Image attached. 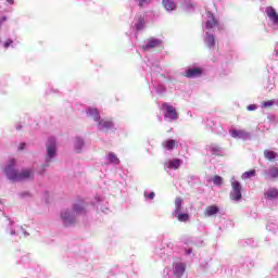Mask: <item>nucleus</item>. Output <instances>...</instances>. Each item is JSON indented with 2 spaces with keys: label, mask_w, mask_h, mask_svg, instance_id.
<instances>
[{
  "label": "nucleus",
  "mask_w": 278,
  "mask_h": 278,
  "mask_svg": "<svg viewBox=\"0 0 278 278\" xmlns=\"http://www.w3.org/2000/svg\"><path fill=\"white\" fill-rule=\"evenodd\" d=\"M16 166V160L11 159L8 162L7 167L4 168V174L10 179V181H25V179H34V170L31 169H23L22 172H17L14 169Z\"/></svg>",
  "instance_id": "nucleus-1"
},
{
  "label": "nucleus",
  "mask_w": 278,
  "mask_h": 278,
  "mask_svg": "<svg viewBox=\"0 0 278 278\" xmlns=\"http://www.w3.org/2000/svg\"><path fill=\"white\" fill-rule=\"evenodd\" d=\"M220 29V23L214 16V13L207 11L202 20V29L203 31H214L215 29Z\"/></svg>",
  "instance_id": "nucleus-2"
},
{
  "label": "nucleus",
  "mask_w": 278,
  "mask_h": 278,
  "mask_svg": "<svg viewBox=\"0 0 278 278\" xmlns=\"http://www.w3.org/2000/svg\"><path fill=\"white\" fill-rule=\"evenodd\" d=\"M230 184H231V190L229 193L230 200H232L235 203H240V201H242V184L236 180L235 177L231 178Z\"/></svg>",
  "instance_id": "nucleus-3"
},
{
  "label": "nucleus",
  "mask_w": 278,
  "mask_h": 278,
  "mask_svg": "<svg viewBox=\"0 0 278 278\" xmlns=\"http://www.w3.org/2000/svg\"><path fill=\"white\" fill-rule=\"evenodd\" d=\"M265 14L268 18V26L274 31H278V13L277 10L273 7L265 8Z\"/></svg>",
  "instance_id": "nucleus-4"
},
{
  "label": "nucleus",
  "mask_w": 278,
  "mask_h": 278,
  "mask_svg": "<svg viewBox=\"0 0 278 278\" xmlns=\"http://www.w3.org/2000/svg\"><path fill=\"white\" fill-rule=\"evenodd\" d=\"M61 219L65 227H71V225H75V223H77V215L71 210H63L61 212Z\"/></svg>",
  "instance_id": "nucleus-5"
},
{
  "label": "nucleus",
  "mask_w": 278,
  "mask_h": 278,
  "mask_svg": "<svg viewBox=\"0 0 278 278\" xmlns=\"http://www.w3.org/2000/svg\"><path fill=\"white\" fill-rule=\"evenodd\" d=\"M229 134H230L231 138H237L239 140H250L251 139V134L248 132L247 130L230 129Z\"/></svg>",
  "instance_id": "nucleus-6"
},
{
  "label": "nucleus",
  "mask_w": 278,
  "mask_h": 278,
  "mask_svg": "<svg viewBox=\"0 0 278 278\" xmlns=\"http://www.w3.org/2000/svg\"><path fill=\"white\" fill-rule=\"evenodd\" d=\"M203 40L207 49H214V47H216V36L214 33L204 31Z\"/></svg>",
  "instance_id": "nucleus-7"
},
{
  "label": "nucleus",
  "mask_w": 278,
  "mask_h": 278,
  "mask_svg": "<svg viewBox=\"0 0 278 278\" xmlns=\"http://www.w3.org/2000/svg\"><path fill=\"white\" fill-rule=\"evenodd\" d=\"M203 75V70L201 67H189L185 72V76L189 79H197Z\"/></svg>",
  "instance_id": "nucleus-8"
},
{
  "label": "nucleus",
  "mask_w": 278,
  "mask_h": 278,
  "mask_svg": "<svg viewBox=\"0 0 278 278\" xmlns=\"http://www.w3.org/2000/svg\"><path fill=\"white\" fill-rule=\"evenodd\" d=\"M162 41L154 37H151L147 40L146 45L141 46L143 51H149V49H155L156 47L161 46Z\"/></svg>",
  "instance_id": "nucleus-9"
},
{
  "label": "nucleus",
  "mask_w": 278,
  "mask_h": 278,
  "mask_svg": "<svg viewBox=\"0 0 278 278\" xmlns=\"http://www.w3.org/2000/svg\"><path fill=\"white\" fill-rule=\"evenodd\" d=\"M85 210H86V206L84 205V202L81 200L76 201L72 207V211L76 216L84 214Z\"/></svg>",
  "instance_id": "nucleus-10"
},
{
  "label": "nucleus",
  "mask_w": 278,
  "mask_h": 278,
  "mask_svg": "<svg viewBox=\"0 0 278 278\" xmlns=\"http://www.w3.org/2000/svg\"><path fill=\"white\" fill-rule=\"evenodd\" d=\"M163 110L165 112V118H169V121H175V108L168 105L167 103H164Z\"/></svg>",
  "instance_id": "nucleus-11"
},
{
  "label": "nucleus",
  "mask_w": 278,
  "mask_h": 278,
  "mask_svg": "<svg viewBox=\"0 0 278 278\" xmlns=\"http://www.w3.org/2000/svg\"><path fill=\"white\" fill-rule=\"evenodd\" d=\"M186 275V264L185 263H176L175 265V278H181Z\"/></svg>",
  "instance_id": "nucleus-12"
},
{
  "label": "nucleus",
  "mask_w": 278,
  "mask_h": 278,
  "mask_svg": "<svg viewBox=\"0 0 278 278\" xmlns=\"http://www.w3.org/2000/svg\"><path fill=\"white\" fill-rule=\"evenodd\" d=\"M48 157H55L56 148H55V139H49V144L47 147Z\"/></svg>",
  "instance_id": "nucleus-13"
},
{
  "label": "nucleus",
  "mask_w": 278,
  "mask_h": 278,
  "mask_svg": "<svg viewBox=\"0 0 278 278\" xmlns=\"http://www.w3.org/2000/svg\"><path fill=\"white\" fill-rule=\"evenodd\" d=\"M278 198V189L277 188H268L265 191V199H267V201H275V199Z\"/></svg>",
  "instance_id": "nucleus-14"
},
{
  "label": "nucleus",
  "mask_w": 278,
  "mask_h": 278,
  "mask_svg": "<svg viewBox=\"0 0 278 278\" xmlns=\"http://www.w3.org/2000/svg\"><path fill=\"white\" fill-rule=\"evenodd\" d=\"M218 212H220V208H218V206L211 205L205 208L204 215L207 217L216 216V214H218Z\"/></svg>",
  "instance_id": "nucleus-15"
},
{
  "label": "nucleus",
  "mask_w": 278,
  "mask_h": 278,
  "mask_svg": "<svg viewBox=\"0 0 278 278\" xmlns=\"http://www.w3.org/2000/svg\"><path fill=\"white\" fill-rule=\"evenodd\" d=\"M99 126L102 129H112L114 127V123L112 122V119H101L99 121Z\"/></svg>",
  "instance_id": "nucleus-16"
},
{
  "label": "nucleus",
  "mask_w": 278,
  "mask_h": 278,
  "mask_svg": "<svg viewBox=\"0 0 278 278\" xmlns=\"http://www.w3.org/2000/svg\"><path fill=\"white\" fill-rule=\"evenodd\" d=\"M208 151H211V153H213V155H223V148H220L216 143L208 146Z\"/></svg>",
  "instance_id": "nucleus-17"
},
{
  "label": "nucleus",
  "mask_w": 278,
  "mask_h": 278,
  "mask_svg": "<svg viewBox=\"0 0 278 278\" xmlns=\"http://www.w3.org/2000/svg\"><path fill=\"white\" fill-rule=\"evenodd\" d=\"M88 114L96 123H99L101 121V115L99 114V110L97 109H89Z\"/></svg>",
  "instance_id": "nucleus-18"
},
{
  "label": "nucleus",
  "mask_w": 278,
  "mask_h": 278,
  "mask_svg": "<svg viewBox=\"0 0 278 278\" xmlns=\"http://www.w3.org/2000/svg\"><path fill=\"white\" fill-rule=\"evenodd\" d=\"M265 175H267V177L270 179H276V177H278V167H270L265 172Z\"/></svg>",
  "instance_id": "nucleus-19"
},
{
  "label": "nucleus",
  "mask_w": 278,
  "mask_h": 278,
  "mask_svg": "<svg viewBox=\"0 0 278 278\" xmlns=\"http://www.w3.org/2000/svg\"><path fill=\"white\" fill-rule=\"evenodd\" d=\"M162 3L167 12H173V10H175V2L170 0H163Z\"/></svg>",
  "instance_id": "nucleus-20"
},
{
  "label": "nucleus",
  "mask_w": 278,
  "mask_h": 278,
  "mask_svg": "<svg viewBox=\"0 0 278 278\" xmlns=\"http://www.w3.org/2000/svg\"><path fill=\"white\" fill-rule=\"evenodd\" d=\"M177 218H178L179 223H188L190 220V214L178 213Z\"/></svg>",
  "instance_id": "nucleus-21"
},
{
  "label": "nucleus",
  "mask_w": 278,
  "mask_h": 278,
  "mask_svg": "<svg viewBox=\"0 0 278 278\" xmlns=\"http://www.w3.org/2000/svg\"><path fill=\"white\" fill-rule=\"evenodd\" d=\"M108 160L109 162H111V164H121V160L118 159V156H116V154L112 152L108 154Z\"/></svg>",
  "instance_id": "nucleus-22"
},
{
  "label": "nucleus",
  "mask_w": 278,
  "mask_h": 278,
  "mask_svg": "<svg viewBox=\"0 0 278 278\" xmlns=\"http://www.w3.org/2000/svg\"><path fill=\"white\" fill-rule=\"evenodd\" d=\"M162 147H164V149H167V151H173V149L175 147V141L174 140H166L162 143Z\"/></svg>",
  "instance_id": "nucleus-23"
},
{
  "label": "nucleus",
  "mask_w": 278,
  "mask_h": 278,
  "mask_svg": "<svg viewBox=\"0 0 278 278\" xmlns=\"http://www.w3.org/2000/svg\"><path fill=\"white\" fill-rule=\"evenodd\" d=\"M264 155H265L266 160L273 161V160H275V157H277V152L265 150Z\"/></svg>",
  "instance_id": "nucleus-24"
},
{
  "label": "nucleus",
  "mask_w": 278,
  "mask_h": 278,
  "mask_svg": "<svg viewBox=\"0 0 278 278\" xmlns=\"http://www.w3.org/2000/svg\"><path fill=\"white\" fill-rule=\"evenodd\" d=\"M256 172L255 169H251L249 172H244L241 176V179H251V177H255Z\"/></svg>",
  "instance_id": "nucleus-25"
},
{
  "label": "nucleus",
  "mask_w": 278,
  "mask_h": 278,
  "mask_svg": "<svg viewBox=\"0 0 278 278\" xmlns=\"http://www.w3.org/2000/svg\"><path fill=\"white\" fill-rule=\"evenodd\" d=\"M182 8H185L187 12H192V10H194V4H192L191 1H187L182 4Z\"/></svg>",
  "instance_id": "nucleus-26"
},
{
  "label": "nucleus",
  "mask_w": 278,
  "mask_h": 278,
  "mask_svg": "<svg viewBox=\"0 0 278 278\" xmlns=\"http://www.w3.org/2000/svg\"><path fill=\"white\" fill-rule=\"evenodd\" d=\"M267 230L271 231L273 233H278V226H277V224H268L267 225Z\"/></svg>",
  "instance_id": "nucleus-27"
},
{
  "label": "nucleus",
  "mask_w": 278,
  "mask_h": 278,
  "mask_svg": "<svg viewBox=\"0 0 278 278\" xmlns=\"http://www.w3.org/2000/svg\"><path fill=\"white\" fill-rule=\"evenodd\" d=\"M275 105V101L269 100L261 103V108L266 109V108H273Z\"/></svg>",
  "instance_id": "nucleus-28"
},
{
  "label": "nucleus",
  "mask_w": 278,
  "mask_h": 278,
  "mask_svg": "<svg viewBox=\"0 0 278 278\" xmlns=\"http://www.w3.org/2000/svg\"><path fill=\"white\" fill-rule=\"evenodd\" d=\"M213 184H214L215 186H223V177H220V176H214V177H213Z\"/></svg>",
  "instance_id": "nucleus-29"
},
{
  "label": "nucleus",
  "mask_w": 278,
  "mask_h": 278,
  "mask_svg": "<svg viewBox=\"0 0 278 278\" xmlns=\"http://www.w3.org/2000/svg\"><path fill=\"white\" fill-rule=\"evenodd\" d=\"M75 147H76L77 151H81V147H84V140H81L80 138H77Z\"/></svg>",
  "instance_id": "nucleus-30"
},
{
  "label": "nucleus",
  "mask_w": 278,
  "mask_h": 278,
  "mask_svg": "<svg viewBox=\"0 0 278 278\" xmlns=\"http://www.w3.org/2000/svg\"><path fill=\"white\" fill-rule=\"evenodd\" d=\"M181 203H184V200L181 198L176 199V214L179 212V207L181 206Z\"/></svg>",
  "instance_id": "nucleus-31"
},
{
  "label": "nucleus",
  "mask_w": 278,
  "mask_h": 278,
  "mask_svg": "<svg viewBox=\"0 0 278 278\" xmlns=\"http://www.w3.org/2000/svg\"><path fill=\"white\" fill-rule=\"evenodd\" d=\"M151 3V0H139V8H144V4Z\"/></svg>",
  "instance_id": "nucleus-32"
},
{
  "label": "nucleus",
  "mask_w": 278,
  "mask_h": 278,
  "mask_svg": "<svg viewBox=\"0 0 278 278\" xmlns=\"http://www.w3.org/2000/svg\"><path fill=\"white\" fill-rule=\"evenodd\" d=\"M247 110L249 112H255V110H257V105L256 104H250V105H248Z\"/></svg>",
  "instance_id": "nucleus-33"
},
{
  "label": "nucleus",
  "mask_w": 278,
  "mask_h": 278,
  "mask_svg": "<svg viewBox=\"0 0 278 278\" xmlns=\"http://www.w3.org/2000/svg\"><path fill=\"white\" fill-rule=\"evenodd\" d=\"M144 197L147 199L153 200V199H155V192H150L149 194L144 193Z\"/></svg>",
  "instance_id": "nucleus-34"
},
{
  "label": "nucleus",
  "mask_w": 278,
  "mask_h": 278,
  "mask_svg": "<svg viewBox=\"0 0 278 278\" xmlns=\"http://www.w3.org/2000/svg\"><path fill=\"white\" fill-rule=\"evenodd\" d=\"M181 164H184V161L176 159L175 160V168H179V166H181Z\"/></svg>",
  "instance_id": "nucleus-35"
},
{
  "label": "nucleus",
  "mask_w": 278,
  "mask_h": 278,
  "mask_svg": "<svg viewBox=\"0 0 278 278\" xmlns=\"http://www.w3.org/2000/svg\"><path fill=\"white\" fill-rule=\"evenodd\" d=\"M12 39H8L5 42H4V49H8V47H12Z\"/></svg>",
  "instance_id": "nucleus-36"
},
{
  "label": "nucleus",
  "mask_w": 278,
  "mask_h": 278,
  "mask_svg": "<svg viewBox=\"0 0 278 278\" xmlns=\"http://www.w3.org/2000/svg\"><path fill=\"white\" fill-rule=\"evenodd\" d=\"M167 168H175V161H169Z\"/></svg>",
  "instance_id": "nucleus-37"
},
{
  "label": "nucleus",
  "mask_w": 278,
  "mask_h": 278,
  "mask_svg": "<svg viewBox=\"0 0 278 278\" xmlns=\"http://www.w3.org/2000/svg\"><path fill=\"white\" fill-rule=\"evenodd\" d=\"M247 243L250 244V247H255V241H253V239H248Z\"/></svg>",
  "instance_id": "nucleus-38"
},
{
  "label": "nucleus",
  "mask_w": 278,
  "mask_h": 278,
  "mask_svg": "<svg viewBox=\"0 0 278 278\" xmlns=\"http://www.w3.org/2000/svg\"><path fill=\"white\" fill-rule=\"evenodd\" d=\"M142 27H144V23L140 21L139 24L137 25V29H142Z\"/></svg>",
  "instance_id": "nucleus-39"
},
{
  "label": "nucleus",
  "mask_w": 278,
  "mask_h": 278,
  "mask_svg": "<svg viewBox=\"0 0 278 278\" xmlns=\"http://www.w3.org/2000/svg\"><path fill=\"white\" fill-rule=\"evenodd\" d=\"M5 21H8V17H7V16H2V17L0 18V23H5Z\"/></svg>",
  "instance_id": "nucleus-40"
},
{
  "label": "nucleus",
  "mask_w": 278,
  "mask_h": 278,
  "mask_svg": "<svg viewBox=\"0 0 278 278\" xmlns=\"http://www.w3.org/2000/svg\"><path fill=\"white\" fill-rule=\"evenodd\" d=\"M25 149V143L20 144V151H23Z\"/></svg>",
  "instance_id": "nucleus-41"
},
{
  "label": "nucleus",
  "mask_w": 278,
  "mask_h": 278,
  "mask_svg": "<svg viewBox=\"0 0 278 278\" xmlns=\"http://www.w3.org/2000/svg\"><path fill=\"white\" fill-rule=\"evenodd\" d=\"M187 255H190L192 253V249L186 250Z\"/></svg>",
  "instance_id": "nucleus-42"
},
{
  "label": "nucleus",
  "mask_w": 278,
  "mask_h": 278,
  "mask_svg": "<svg viewBox=\"0 0 278 278\" xmlns=\"http://www.w3.org/2000/svg\"><path fill=\"white\" fill-rule=\"evenodd\" d=\"M7 3H10L11 5H14V0H7Z\"/></svg>",
  "instance_id": "nucleus-43"
},
{
  "label": "nucleus",
  "mask_w": 278,
  "mask_h": 278,
  "mask_svg": "<svg viewBox=\"0 0 278 278\" xmlns=\"http://www.w3.org/2000/svg\"><path fill=\"white\" fill-rule=\"evenodd\" d=\"M181 147V143L176 142V149H179Z\"/></svg>",
  "instance_id": "nucleus-44"
}]
</instances>
